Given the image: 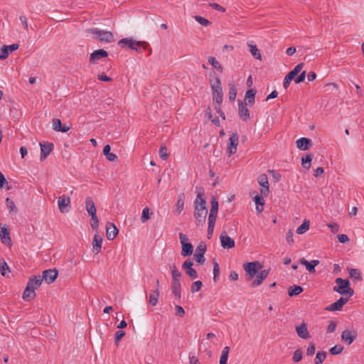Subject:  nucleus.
Returning <instances> with one entry per match:
<instances>
[{
    "instance_id": "nucleus-44",
    "label": "nucleus",
    "mask_w": 364,
    "mask_h": 364,
    "mask_svg": "<svg viewBox=\"0 0 364 364\" xmlns=\"http://www.w3.org/2000/svg\"><path fill=\"white\" fill-rule=\"evenodd\" d=\"M213 99L217 104H221L223 100V90H219L218 92H213Z\"/></svg>"
},
{
    "instance_id": "nucleus-59",
    "label": "nucleus",
    "mask_w": 364,
    "mask_h": 364,
    "mask_svg": "<svg viewBox=\"0 0 364 364\" xmlns=\"http://www.w3.org/2000/svg\"><path fill=\"white\" fill-rule=\"evenodd\" d=\"M61 127H62V123H61L60 119H54L53 120V129L55 131L60 132L61 131Z\"/></svg>"
},
{
    "instance_id": "nucleus-60",
    "label": "nucleus",
    "mask_w": 364,
    "mask_h": 364,
    "mask_svg": "<svg viewBox=\"0 0 364 364\" xmlns=\"http://www.w3.org/2000/svg\"><path fill=\"white\" fill-rule=\"evenodd\" d=\"M304 67V63H299L298 65H296L295 66V68L291 70L289 73L294 75V76H296L301 70V69L303 68Z\"/></svg>"
},
{
    "instance_id": "nucleus-25",
    "label": "nucleus",
    "mask_w": 364,
    "mask_h": 364,
    "mask_svg": "<svg viewBox=\"0 0 364 364\" xmlns=\"http://www.w3.org/2000/svg\"><path fill=\"white\" fill-rule=\"evenodd\" d=\"M36 296L35 289L27 284L23 294V299L25 301H31Z\"/></svg>"
},
{
    "instance_id": "nucleus-47",
    "label": "nucleus",
    "mask_w": 364,
    "mask_h": 364,
    "mask_svg": "<svg viewBox=\"0 0 364 364\" xmlns=\"http://www.w3.org/2000/svg\"><path fill=\"white\" fill-rule=\"evenodd\" d=\"M249 46L250 51L253 57L256 59L260 60L262 56L257 47L255 45H249Z\"/></svg>"
},
{
    "instance_id": "nucleus-20",
    "label": "nucleus",
    "mask_w": 364,
    "mask_h": 364,
    "mask_svg": "<svg viewBox=\"0 0 364 364\" xmlns=\"http://www.w3.org/2000/svg\"><path fill=\"white\" fill-rule=\"evenodd\" d=\"M301 264H303L306 267V269L310 272L314 273L316 272L315 267L319 264V261L317 259H314L310 262L307 261L304 258H301L299 260Z\"/></svg>"
},
{
    "instance_id": "nucleus-30",
    "label": "nucleus",
    "mask_w": 364,
    "mask_h": 364,
    "mask_svg": "<svg viewBox=\"0 0 364 364\" xmlns=\"http://www.w3.org/2000/svg\"><path fill=\"white\" fill-rule=\"evenodd\" d=\"M11 272L10 268L7 264L6 262L1 259H0V273L4 277H9V274Z\"/></svg>"
},
{
    "instance_id": "nucleus-17",
    "label": "nucleus",
    "mask_w": 364,
    "mask_h": 364,
    "mask_svg": "<svg viewBox=\"0 0 364 364\" xmlns=\"http://www.w3.org/2000/svg\"><path fill=\"white\" fill-rule=\"evenodd\" d=\"M238 106H239L238 113H239L240 117L242 120L247 121L250 118V112L247 107V104L239 100Z\"/></svg>"
},
{
    "instance_id": "nucleus-56",
    "label": "nucleus",
    "mask_w": 364,
    "mask_h": 364,
    "mask_svg": "<svg viewBox=\"0 0 364 364\" xmlns=\"http://www.w3.org/2000/svg\"><path fill=\"white\" fill-rule=\"evenodd\" d=\"M9 55V50L7 49V46L4 45L1 47L0 50V60H3L8 58Z\"/></svg>"
},
{
    "instance_id": "nucleus-1",
    "label": "nucleus",
    "mask_w": 364,
    "mask_h": 364,
    "mask_svg": "<svg viewBox=\"0 0 364 364\" xmlns=\"http://www.w3.org/2000/svg\"><path fill=\"white\" fill-rule=\"evenodd\" d=\"M197 196L194 201V218L198 226L205 224L208 214L206 201L203 198L204 191L202 188L196 187Z\"/></svg>"
},
{
    "instance_id": "nucleus-54",
    "label": "nucleus",
    "mask_w": 364,
    "mask_h": 364,
    "mask_svg": "<svg viewBox=\"0 0 364 364\" xmlns=\"http://www.w3.org/2000/svg\"><path fill=\"white\" fill-rule=\"evenodd\" d=\"M150 218L149 215V208L148 207H146L142 210V214L141 216V221L142 223L146 222Z\"/></svg>"
},
{
    "instance_id": "nucleus-62",
    "label": "nucleus",
    "mask_w": 364,
    "mask_h": 364,
    "mask_svg": "<svg viewBox=\"0 0 364 364\" xmlns=\"http://www.w3.org/2000/svg\"><path fill=\"white\" fill-rule=\"evenodd\" d=\"M306 77V71H302L297 77H294V82L296 84L301 83L304 81Z\"/></svg>"
},
{
    "instance_id": "nucleus-23",
    "label": "nucleus",
    "mask_w": 364,
    "mask_h": 364,
    "mask_svg": "<svg viewBox=\"0 0 364 364\" xmlns=\"http://www.w3.org/2000/svg\"><path fill=\"white\" fill-rule=\"evenodd\" d=\"M103 239L98 235H95L92 241V251L95 254H98L101 251Z\"/></svg>"
},
{
    "instance_id": "nucleus-40",
    "label": "nucleus",
    "mask_w": 364,
    "mask_h": 364,
    "mask_svg": "<svg viewBox=\"0 0 364 364\" xmlns=\"http://www.w3.org/2000/svg\"><path fill=\"white\" fill-rule=\"evenodd\" d=\"M229 100L234 102L237 95V89L233 84H229Z\"/></svg>"
},
{
    "instance_id": "nucleus-7",
    "label": "nucleus",
    "mask_w": 364,
    "mask_h": 364,
    "mask_svg": "<svg viewBox=\"0 0 364 364\" xmlns=\"http://www.w3.org/2000/svg\"><path fill=\"white\" fill-rule=\"evenodd\" d=\"M58 275V272L55 268L49 269L44 270L42 272L41 278L47 284H51L57 279Z\"/></svg>"
},
{
    "instance_id": "nucleus-42",
    "label": "nucleus",
    "mask_w": 364,
    "mask_h": 364,
    "mask_svg": "<svg viewBox=\"0 0 364 364\" xmlns=\"http://www.w3.org/2000/svg\"><path fill=\"white\" fill-rule=\"evenodd\" d=\"M349 275L350 278H353L355 280L360 281L362 279L360 272L358 269H350Z\"/></svg>"
},
{
    "instance_id": "nucleus-61",
    "label": "nucleus",
    "mask_w": 364,
    "mask_h": 364,
    "mask_svg": "<svg viewBox=\"0 0 364 364\" xmlns=\"http://www.w3.org/2000/svg\"><path fill=\"white\" fill-rule=\"evenodd\" d=\"M91 227L92 229H97L99 226V220L97 217V214H93L91 215Z\"/></svg>"
},
{
    "instance_id": "nucleus-10",
    "label": "nucleus",
    "mask_w": 364,
    "mask_h": 364,
    "mask_svg": "<svg viewBox=\"0 0 364 364\" xmlns=\"http://www.w3.org/2000/svg\"><path fill=\"white\" fill-rule=\"evenodd\" d=\"M356 331L344 330L341 333V341L348 345H350L357 338Z\"/></svg>"
},
{
    "instance_id": "nucleus-15",
    "label": "nucleus",
    "mask_w": 364,
    "mask_h": 364,
    "mask_svg": "<svg viewBox=\"0 0 364 364\" xmlns=\"http://www.w3.org/2000/svg\"><path fill=\"white\" fill-rule=\"evenodd\" d=\"M258 182L262 187V188L260 190L261 195L264 196H267L269 192L267 176L264 173L260 175L258 178Z\"/></svg>"
},
{
    "instance_id": "nucleus-21",
    "label": "nucleus",
    "mask_w": 364,
    "mask_h": 364,
    "mask_svg": "<svg viewBox=\"0 0 364 364\" xmlns=\"http://www.w3.org/2000/svg\"><path fill=\"white\" fill-rule=\"evenodd\" d=\"M296 331L298 336L302 339L310 338V335L306 324L303 322L300 326L296 327Z\"/></svg>"
},
{
    "instance_id": "nucleus-16",
    "label": "nucleus",
    "mask_w": 364,
    "mask_h": 364,
    "mask_svg": "<svg viewBox=\"0 0 364 364\" xmlns=\"http://www.w3.org/2000/svg\"><path fill=\"white\" fill-rule=\"evenodd\" d=\"M269 270L264 269L258 272L255 275L256 279L251 283V287H255L260 285L263 281L267 277Z\"/></svg>"
},
{
    "instance_id": "nucleus-18",
    "label": "nucleus",
    "mask_w": 364,
    "mask_h": 364,
    "mask_svg": "<svg viewBox=\"0 0 364 364\" xmlns=\"http://www.w3.org/2000/svg\"><path fill=\"white\" fill-rule=\"evenodd\" d=\"M118 229L114 223H107L106 225V235L108 240H114L118 234Z\"/></svg>"
},
{
    "instance_id": "nucleus-43",
    "label": "nucleus",
    "mask_w": 364,
    "mask_h": 364,
    "mask_svg": "<svg viewBox=\"0 0 364 364\" xmlns=\"http://www.w3.org/2000/svg\"><path fill=\"white\" fill-rule=\"evenodd\" d=\"M171 277L172 281H180V278L181 277V273L177 269L175 265H173L171 267Z\"/></svg>"
},
{
    "instance_id": "nucleus-57",
    "label": "nucleus",
    "mask_w": 364,
    "mask_h": 364,
    "mask_svg": "<svg viewBox=\"0 0 364 364\" xmlns=\"http://www.w3.org/2000/svg\"><path fill=\"white\" fill-rule=\"evenodd\" d=\"M211 208L210 212L218 213V201L217 198L213 197L211 200Z\"/></svg>"
},
{
    "instance_id": "nucleus-11",
    "label": "nucleus",
    "mask_w": 364,
    "mask_h": 364,
    "mask_svg": "<svg viewBox=\"0 0 364 364\" xmlns=\"http://www.w3.org/2000/svg\"><path fill=\"white\" fill-rule=\"evenodd\" d=\"M70 203L71 200L70 197L65 195L58 197V205L60 213H64L68 212V208L70 207Z\"/></svg>"
},
{
    "instance_id": "nucleus-8",
    "label": "nucleus",
    "mask_w": 364,
    "mask_h": 364,
    "mask_svg": "<svg viewBox=\"0 0 364 364\" xmlns=\"http://www.w3.org/2000/svg\"><path fill=\"white\" fill-rule=\"evenodd\" d=\"M221 246L224 249H231L235 245V240L228 235L226 231H223L220 235Z\"/></svg>"
},
{
    "instance_id": "nucleus-63",
    "label": "nucleus",
    "mask_w": 364,
    "mask_h": 364,
    "mask_svg": "<svg viewBox=\"0 0 364 364\" xmlns=\"http://www.w3.org/2000/svg\"><path fill=\"white\" fill-rule=\"evenodd\" d=\"M125 336V332L122 330L117 331L114 334V341L115 343H117Z\"/></svg>"
},
{
    "instance_id": "nucleus-41",
    "label": "nucleus",
    "mask_w": 364,
    "mask_h": 364,
    "mask_svg": "<svg viewBox=\"0 0 364 364\" xmlns=\"http://www.w3.org/2000/svg\"><path fill=\"white\" fill-rule=\"evenodd\" d=\"M211 82V89L213 92H218L219 90H223L222 86H221V82L218 77H216L215 79V82H212V80H210Z\"/></svg>"
},
{
    "instance_id": "nucleus-53",
    "label": "nucleus",
    "mask_w": 364,
    "mask_h": 364,
    "mask_svg": "<svg viewBox=\"0 0 364 364\" xmlns=\"http://www.w3.org/2000/svg\"><path fill=\"white\" fill-rule=\"evenodd\" d=\"M295 76L292 75L290 73H289L284 79L283 86L285 89H287L289 86L291 80H294Z\"/></svg>"
},
{
    "instance_id": "nucleus-5",
    "label": "nucleus",
    "mask_w": 364,
    "mask_h": 364,
    "mask_svg": "<svg viewBox=\"0 0 364 364\" xmlns=\"http://www.w3.org/2000/svg\"><path fill=\"white\" fill-rule=\"evenodd\" d=\"M206 245L203 242H200L196 247L194 257L196 262H198L200 264H203L205 261L204 254L206 252Z\"/></svg>"
},
{
    "instance_id": "nucleus-46",
    "label": "nucleus",
    "mask_w": 364,
    "mask_h": 364,
    "mask_svg": "<svg viewBox=\"0 0 364 364\" xmlns=\"http://www.w3.org/2000/svg\"><path fill=\"white\" fill-rule=\"evenodd\" d=\"M326 358V353L324 351L318 352L316 353V358L314 359L315 364H321L322 363Z\"/></svg>"
},
{
    "instance_id": "nucleus-26",
    "label": "nucleus",
    "mask_w": 364,
    "mask_h": 364,
    "mask_svg": "<svg viewBox=\"0 0 364 364\" xmlns=\"http://www.w3.org/2000/svg\"><path fill=\"white\" fill-rule=\"evenodd\" d=\"M43 279L41 276L36 277L35 275H32L30 277L27 284L35 289L41 285Z\"/></svg>"
},
{
    "instance_id": "nucleus-58",
    "label": "nucleus",
    "mask_w": 364,
    "mask_h": 364,
    "mask_svg": "<svg viewBox=\"0 0 364 364\" xmlns=\"http://www.w3.org/2000/svg\"><path fill=\"white\" fill-rule=\"evenodd\" d=\"M159 156L163 160H166L168 158L167 149L165 145H161L159 149Z\"/></svg>"
},
{
    "instance_id": "nucleus-31",
    "label": "nucleus",
    "mask_w": 364,
    "mask_h": 364,
    "mask_svg": "<svg viewBox=\"0 0 364 364\" xmlns=\"http://www.w3.org/2000/svg\"><path fill=\"white\" fill-rule=\"evenodd\" d=\"M111 146L107 144L103 149V154L106 156L109 161H115L117 159V156L110 152Z\"/></svg>"
},
{
    "instance_id": "nucleus-52",
    "label": "nucleus",
    "mask_w": 364,
    "mask_h": 364,
    "mask_svg": "<svg viewBox=\"0 0 364 364\" xmlns=\"http://www.w3.org/2000/svg\"><path fill=\"white\" fill-rule=\"evenodd\" d=\"M203 283L200 281L194 282L191 287V291L192 293L197 292L201 289Z\"/></svg>"
},
{
    "instance_id": "nucleus-3",
    "label": "nucleus",
    "mask_w": 364,
    "mask_h": 364,
    "mask_svg": "<svg viewBox=\"0 0 364 364\" xmlns=\"http://www.w3.org/2000/svg\"><path fill=\"white\" fill-rule=\"evenodd\" d=\"M243 267L246 272L247 280L250 281L255 277L258 270L262 268V265L259 262H251L245 263Z\"/></svg>"
},
{
    "instance_id": "nucleus-33",
    "label": "nucleus",
    "mask_w": 364,
    "mask_h": 364,
    "mask_svg": "<svg viewBox=\"0 0 364 364\" xmlns=\"http://www.w3.org/2000/svg\"><path fill=\"white\" fill-rule=\"evenodd\" d=\"M159 291L158 289L151 291L149 294V303L152 306H155L159 301Z\"/></svg>"
},
{
    "instance_id": "nucleus-29",
    "label": "nucleus",
    "mask_w": 364,
    "mask_h": 364,
    "mask_svg": "<svg viewBox=\"0 0 364 364\" xmlns=\"http://www.w3.org/2000/svg\"><path fill=\"white\" fill-rule=\"evenodd\" d=\"M184 195L181 194L179 196L178 199L177 200V203L176 204V209L174 210V213L178 215H179L181 211L183 210L184 208Z\"/></svg>"
},
{
    "instance_id": "nucleus-14",
    "label": "nucleus",
    "mask_w": 364,
    "mask_h": 364,
    "mask_svg": "<svg viewBox=\"0 0 364 364\" xmlns=\"http://www.w3.org/2000/svg\"><path fill=\"white\" fill-rule=\"evenodd\" d=\"M108 56V53L104 49H99L95 50L91 53L89 59V62L91 64H95L97 60H100L102 58H106Z\"/></svg>"
},
{
    "instance_id": "nucleus-45",
    "label": "nucleus",
    "mask_w": 364,
    "mask_h": 364,
    "mask_svg": "<svg viewBox=\"0 0 364 364\" xmlns=\"http://www.w3.org/2000/svg\"><path fill=\"white\" fill-rule=\"evenodd\" d=\"M6 203L10 213H16L18 212V208H16L14 202L11 198H6Z\"/></svg>"
},
{
    "instance_id": "nucleus-27",
    "label": "nucleus",
    "mask_w": 364,
    "mask_h": 364,
    "mask_svg": "<svg viewBox=\"0 0 364 364\" xmlns=\"http://www.w3.org/2000/svg\"><path fill=\"white\" fill-rule=\"evenodd\" d=\"M85 206L87 213L90 215L96 214V208L95 203L90 197H87L85 200Z\"/></svg>"
},
{
    "instance_id": "nucleus-34",
    "label": "nucleus",
    "mask_w": 364,
    "mask_h": 364,
    "mask_svg": "<svg viewBox=\"0 0 364 364\" xmlns=\"http://www.w3.org/2000/svg\"><path fill=\"white\" fill-rule=\"evenodd\" d=\"M257 90L255 89L248 90L245 93V100H247L250 105H252L255 103V95Z\"/></svg>"
},
{
    "instance_id": "nucleus-9",
    "label": "nucleus",
    "mask_w": 364,
    "mask_h": 364,
    "mask_svg": "<svg viewBox=\"0 0 364 364\" xmlns=\"http://www.w3.org/2000/svg\"><path fill=\"white\" fill-rule=\"evenodd\" d=\"M41 146V161L45 160L47 156L50 154V152L54 149V144L51 142L43 141V143H40Z\"/></svg>"
},
{
    "instance_id": "nucleus-12",
    "label": "nucleus",
    "mask_w": 364,
    "mask_h": 364,
    "mask_svg": "<svg viewBox=\"0 0 364 364\" xmlns=\"http://www.w3.org/2000/svg\"><path fill=\"white\" fill-rule=\"evenodd\" d=\"M335 282L338 284V286H335L333 287V291L343 294L345 290L350 286V282L348 279H343L342 278H336Z\"/></svg>"
},
{
    "instance_id": "nucleus-2",
    "label": "nucleus",
    "mask_w": 364,
    "mask_h": 364,
    "mask_svg": "<svg viewBox=\"0 0 364 364\" xmlns=\"http://www.w3.org/2000/svg\"><path fill=\"white\" fill-rule=\"evenodd\" d=\"M95 35V39L105 43H112L114 41V34L111 31L101 30L97 28H89L86 31Z\"/></svg>"
},
{
    "instance_id": "nucleus-49",
    "label": "nucleus",
    "mask_w": 364,
    "mask_h": 364,
    "mask_svg": "<svg viewBox=\"0 0 364 364\" xmlns=\"http://www.w3.org/2000/svg\"><path fill=\"white\" fill-rule=\"evenodd\" d=\"M136 41H133L132 39L131 38H122L121 40L119 41L118 42V45H122V43H129L128 44V47L132 50H134V47L136 46Z\"/></svg>"
},
{
    "instance_id": "nucleus-38",
    "label": "nucleus",
    "mask_w": 364,
    "mask_h": 364,
    "mask_svg": "<svg viewBox=\"0 0 364 364\" xmlns=\"http://www.w3.org/2000/svg\"><path fill=\"white\" fill-rule=\"evenodd\" d=\"M149 47V45L147 42L136 41V46L134 47V50L138 53H142L143 50L147 49Z\"/></svg>"
},
{
    "instance_id": "nucleus-55",
    "label": "nucleus",
    "mask_w": 364,
    "mask_h": 364,
    "mask_svg": "<svg viewBox=\"0 0 364 364\" xmlns=\"http://www.w3.org/2000/svg\"><path fill=\"white\" fill-rule=\"evenodd\" d=\"M195 19L197 22H198L200 24L204 26H208L210 25V21L202 16H196Z\"/></svg>"
},
{
    "instance_id": "nucleus-37",
    "label": "nucleus",
    "mask_w": 364,
    "mask_h": 364,
    "mask_svg": "<svg viewBox=\"0 0 364 364\" xmlns=\"http://www.w3.org/2000/svg\"><path fill=\"white\" fill-rule=\"evenodd\" d=\"M208 63L214 67L218 72L223 73V68L220 63L215 59V58L210 56L208 59Z\"/></svg>"
},
{
    "instance_id": "nucleus-36",
    "label": "nucleus",
    "mask_w": 364,
    "mask_h": 364,
    "mask_svg": "<svg viewBox=\"0 0 364 364\" xmlns=\"http://www.w3.org/2000/svg\"><path fill=\"white\" fill-rule=\"evenodd\" d=\"M230 353V348L225 346L223 350L220 358V364H228V354Z\"/></svg>"
},
{
    "instance_id": "nucleus-32",
    "label": "nucleus",
    "mask_w": 364,
    "mask_h": 364,
    "mask_svg": "<svg viewBox=\"0 0 364 364\" xmlns=\"http://www.w3.org/2000/svg\"><path fill=\"white\" fill-rule=\"evenodd\" d=\"M313 154H309L301 158V165L304 168L309 170L311 168Z\"/></svg>"
},
{
    "instance_id": "nucleus-13",
    "label": "nucleus",
    "mask_w": 364,
    "mask_h": 364,
    "mask_svg": "<svg viewBox=\"0 0 364 364\" xmlns=\"http://www.w3.org/2000/svg\"><path fill=\"white\" fill-rule=\"evenodd\" d=\"M348 301V299L341 297L338 300H337L336 302L331 304V305L326 306L325 308L326 311H341L343 309V306L347 304Z\"/></svg>"
},
{
    "instance_id": "nucleus-22",
    "label": "nucleus",
    "mask_w": 364,
    "mask_h": 364,
    "mask_svg": "<svg viewBox=\"0 0 364 364\" xmlns=\"http://www.w3.org/2000/svg\"><path fill=\"white\" fill-rule=\"evenodd\" d=\"M0 237L1 242L4 244L9 245L11 242V239L10 237V232L9 229L4 225V227L0 228Z\"/></svg>"
},
{
    "instance_id": "nucleus-35",
    "label": "nucleus",
    "mask_w": 364,
    "mask_h": 364,
    "mask_svg": "<svg viewBox=\"0 0 364 364\" xmlns=\"http://www.w3.org/2000/svg\"><path fill=\"white\" fill-rule=\"evenodd\" d=\"M304 289L301 286L293 285L288 289V294L289 296H297L303 291Z\"/></svg>"
},
{
    "instance_id": "nucleus-50",
    "label": "nucleus",
    "mask_w": 364,
    "mask_h": 364,
    "mask_svg": "<svg viewBox=\"0 0 364 364\" xmlns=\"http://www.w3.org/2000/svg\"><path fill=\"white\" fill-rule=\"evenodd\" d=\"M213 280L214 282H217L220 274V267L218 263L214 259L213 261Z\"/></svg>"
},
{
    "instance_id": "nucleus-28",
    "label": "nucleus",
    "mask_w": 364,
    "mask_h": 364,
    "mask_svg": "<svg viewBox=\"0 0 364 364\" xmlns=\"http://www.w3.org/2000/svg\"><path fill=\"white\" fill-rule=\"evenodd\" d=\"M254 201L256 204V211L259 213L263 211V205L264 204V200L262 196L257 195L254 197Z\"/></svg>"
},
{
    "instance_id": "nucleus-6",
    "label": "nucleus",
    "mask_w": 364,
    "mask_h": 364,
    "mask_svg": "<svg viewBox=\"0 0 364 364\" xmlns=\"http://www.w3.org/2000/svg\"><path fill=\"white\" fill-rule=\"evenodd\" d=\"M239 143V136L237 133H233L229 138L227 151L230 156L234 154L237 151Z\"/></svg>"
},
{
    "instance_id": "nucleus-51",
    "label": "nucleus",
    "mask_w": 364,
    "mask_h": 364,
    "mask_svg": "<svg viewBox=\"0 0 364 364\" xmlns=\"http://www.w3.org/2000/svg\"><path fill=\"white\" fill-rule=\"evenodd\" d=\"M302 357L303 351L301 349L299 348L294 351L292 360L294 363H298L302 359Z\"/></svg>"
},
{
    "instance_id": "nucleus-24",
    "label": "nucleus",
    "mask_w": 364,
    "mask_h": 364,
    "mask_svg": "<svg viewBox=\"0 0 364 364\" xmlns=\"http://www.w3.org/2000/svg\"><path fill=\"white\" fill-rule=\"evenodd\" d=\"M171 291L177 299L181 297V281H171Z\"/></svg>"
},
{
    "instance_id": "nucleus-4",
    "label": "nucleus",
    "mask_w": 364,
    "mask_h": 364,
    "mask_svg": "<svg viewBox=\"0 0 364 364\" xmlns=\"http://www.w3.org/2000/svg\"><path fill=\"white\" fill-rule=\"evenodd\" d=\"M179 239L182 247L181 255L184 257L191 255L193 252V246L191 242H188V238L187 235L180 232Z\"/></svg>"
},
{
    "instance_id": "nucleus-64",
    "label": "nucleus",
    "mask_w": 364,
    "mask_h": 364,
    "mask_svg": "<svg viewBox=\"0 0 364 364\" xmlns=\"http://www.w3.org/2000/svg\"><path fill=\"white\" fill-rule=\"evenodd\" d=\"M175 311H176V315L178 316L181 318L184 316L185 311L182 306H181L179 305H176L175 306Z\"/></svg>"
},
{
    "instance_id": "nucleus-48",
    "label": "nucleus",
    "mask_w": 364,
    "mask_h": 364,
    "mask_svg": "<svg viewBox=\"0 0 364 364\" xmlns=\"http://www.w3.org/2000/svg\"><path fill=\"white\" fill-rule=\"evenodd\" d=\"M343 349L344 348L341 345H336L329 349V353L333 355H338L343 352Z\"/></svg>"
},
{
    "instance_id": "nucleus-39",
    "label": "nucleus",
    "mask_w": 364,
    "mask_h": 364,
    "mask_svg": "<svg viewBox=\"0 0 364 364\" xmlns=\"http://www.w3.org/2000/svg\"><path fill=\"white\" fill-rule=\"evenodd\" d=\"M309 221L304 220L303 223L297 228L296 230V233L299 235L304 234L309 229Z\"/></svg>"
},
{
    "instance_id": "nucleus-19",
    "label": "nucleus",
    "mask_w": 364,
    "mask_h": 364,
    "mask_svg": "<svg viewBox=\"0 0 364 364\" xmlns=\"http://www.w3.org/2000/svg\"><path fill=\"white\" fill-rule=\"evenodd\" d=\"M296 146L300 150L306 151L312 146V141L310 139L302 137L296 140Z\"/></svg>"
}]
</instances>
